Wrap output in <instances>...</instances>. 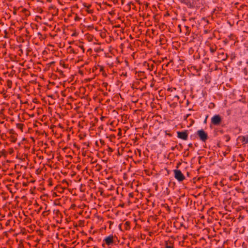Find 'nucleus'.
Masks as SVG:
<instances>
[{
	"instance_id": "obj_1",
	"label": "nucleus",
	"mask_w": 248,
	"mask_h": 248,
	"mask_svg": "<svg viewBox=\"0 0 248 248\" xmlns=\"http://www.w3.org/2000/svg\"><path fill=\"white\" fill-rule=\"evenodd\" d=\"M178 1L182 4H184L189 9H194V8H199L200 5L199 3L198 4L197 3L198 1H199V0H178Z\"/></svg>"
},
{
	"instance_id": "obj_2",
	"label": "nucleus",
	"mask_w": 248,
	"mask_h": 248,
	"mask_svg": "<svg viewBox=\"0 0 248 248\" xmlns=\"http://www.w3.org/2000/svg\"><path fill=\"white\" fill-rule=\"evenodd\" d=\"M222 122V118L219 114L214 115L211 119V124L216 126L220 125Z\"/></svg>"
},
{
	"instance_id": "obj_3",
	"label": "nucleus",
	"mask_w": 248,
	"mask_h": 248,
	"mask_svg": "<svg viewBox=\"0 0 248 248\" xmlns=\"http://www.w3.org/2000/svg\"><path fill=\"white\" fill-rule=\"evenodd\" d=\"M197 135L203 142H205L208 139L207 133L202 129L198 130Z\"/></svg>"
},
{
	"instance_id": "obj_4",
	"label": "nucleus",
	"mask_w": 248,
	"mask_h": 248,
	"mask_svg": "<svg viewBox=\"0 0 248 248\" xmlns=\"http://www.w3.org/2000/svg\"><path fill=\"white\" fill-rule=\"evenodd\" d=\"M174 177L179 182H182L185 179V176L179 170H173Z\"/></svg>"
},
{
	"instance_id": "obj_5",
	"label": "nucleus",
	"mask_w": 248,
	"mask_h": 248,
	"mask_svg": "<svg viewBox=\"0 0 248 248\" xmlns=\"http://www.w3.org/2000/svg\"><path fill=\"white\" fill-rule=\"evenodd\" d=\"M177 137L183 140H187L188 139L187 130L177 132Z\"/></svg>"
},
{
	"instance_id": "obj_6",
	"label": "nucleus",
	"mask_w": 248,
	"mask_h": 248,
	"mask_svg": "<svg viewBox=\"0 0 248 248\" xmlns=\"http://www.w3.org/2000/svg\"><path fill=\"white\" fill-rule=\"evenodd\" d=\"M114 236L112 235H110L105 238L103 241L105 242V244L108 246H110L114 243L113 240Z\"/></svg>"
},
{
	"instance_id": "obj_7",
	"label": "nucleus",
	"mask_w": 248,
	"mask_h": 248,
	"mask_svg": "<svg viewBox=\"0 0 248 248\" xmlns=\"http://www.w3.org/2000/svg\"><path fill=\"white\" fill-rule=\"evenodd\" d=\"M243 144L248 143V135L247 136H240L238 138Z\"/></svg>"
},
{
	"instance_id": "obj_8",
	"label": "nucleus",
	"mask_w": 248,
	"mask_h": 248,
	"mask_svg": "<svg viewBox=\"0 0 248 248\" xmlns=\"http://www.w3.org/2000/svg\"><path fill=\"white\" fill-rule=\"evenodd\" d=\"M218 56L220 57L218 58L221 59L222 61H226L228 57L227 54L225 55L223 52L219 54Z\"/></svg>"
},
{
	"instance_id": "obj_9",
	"label": "nucleus",
	"mask_w": 248,
	"mask_h": 248,
	"mask_svg": "<svg viewBox=\"0 0 248 248\" xmlns=\"http://www.w3.org/2000/svg\"><path fill=\"white\" fill-rule=\"evenodd\" d=\"M165 248H173V244L170 241H166Z\"/></svg>"
},
{
	"instance_id": "obj_10",
	"label": "nucleus",
	"mask_w": 248,
	"mask_h": 248,
	"mask_svg": "<svg viewBox=\"0 0 248 248\" xmlns=\"http://www.w3.org/2000/svg\"><path fill=\"white\" fill-rule=\"evenodd\" d=\"M217 49V46L216 45L211 46L210 47V51L212 53H214Z\"/></svg>"
},
{
	"instance_id": "obj_11",
	"label": "nucleus",
	"mask_w": 248,
	"mask_h": 248,
	"mask_svg": "<svg viewBox=\"0 0 248 248\" xmlns=\"http://www.w3.org/2000/svg\"><path fill=\"white\" fill-rule=\"evenodd\" d=\"M223 138L226 142H228L231 139V137L229 135H224V136L223 137Z\"/></svg>"
},
{
	"instance_id": "obj_12",
	"label": "nucleus",
	"mask_w": 248,
	"mask_h": 248,
	"mask_svg": "<svg viewBox=\"0 0 248 248\" xmlns=\"http://www.w3.org/2000/svg\"><path fill=\"white\" fill-rule=\"evenodd\" d=\"M6 83L7 86H8V88H11L12 86V81L10 79H8L6 81Z\"/></svg>"
},
{
	"instance_id": "obj_13",
	"label": "nucleus",
	"mask_w": 248,
	"mask_h": 248,
	"mask_svg": "<svg viewBox=\"0 0 248 248\" xmlns=\"http://www.w3.org/2000/svg\"><path fill=\"white\" fill-rule=\"evenodd\" d=\"M130 222L129 221H126L124 223L125 228L126 230H128L130 229Z\"/></svg>"
},
{
	"instance_id": "obj_14",
	"label": "nucleus",
	"mask_w": 248,
	"mask_h": 248,
	"mask_svg": "<svg viewBox=\"0 0 248 248\" xmlns=\"http://www.w3.org/2000/svg\"><path fill=\"white\" fill-rule=\"evenodd\" d=\"M55 189L58 192H62L64 190V189L62 187H61V186H56Z\"/></svg>"
},
{
	"instance_id": "obj_15",
	"label": "nucleus",
	"mask_w": 248,
	"mask_h": 248,
	"mask_svg": "<svg viewBox=\"0 0 248 248\" xmlns=\"http://www.w3.org/2000/svg\"><path fill=\"white\" fill-rule=\"evenodd\" d=\"M234 129L237 131L238 134L240 133L242 131V128L238 125L236 126Z\"/></svg>"
},
{
	"instance_id": "obj_16",
	"label": "nucleus",
	"mask_w": 248,
	"mask_h": 248,
	"mask_svg": "<svg viewBox=\"0 0 248 248\" xmlns=\"http://www.w3.org/2000/svg\"><path fill=\"white\" fill-rule=\"evenodd\" d=\"M24 126V124H16V127L18 129H21L22 131L23 127Z\"/></svg>"
},
{
	"instance_id": "obj_17",
	"label": "nucleus",
	"mask_w": 248,
	"mask_h": 248,
	"mask_svg": "<svg viewBox=\"0 0 248 248\" xmlns=\"http://www.w3.org/2000/svg\"><path fill=\"white\" fill-rule=\"evenodd\" d=\"M175 149H178V150L180 151V149H179V148H178V145H176V146H174V147L172 146V147H171V148H170L171 150V151H173L175 150Z\"/></svg>"
},
{
	"instance_id": "obj_18",
	"label": "nucleus",
	"mask_w": 248,
	"mask_h": 248,
	"mask_svg": "<svg viewBox=\"0 0 248 248\" xmlns=\"http://www.w3.org/2000/svg\"><path fill=\"white\" fill-rule=\"evenodd\" d=\"M243 72L245 75H248V70L247 68H245L243 70Z\"/></svg>"
},
{
	"instance_id": "obj_19",
	"label": "nucleus",
	"mask_w": 248,
	"mask_h": 248,
	"mask_svg": "<svg viewBox=\"0 0 248 248\" xmlns=\"http://www.w3.org/2000/svg\"><path fill=\"white\" fill-rule=\"evenodd\" d=\"M11 139H12V140H11L12 142H16V138H15L14 137H13L11 138Z\"/></svg>"
},
{
	"instance_id": "obj_20",
	"label": "nucleus",
	"mask_w": 248,
	"mask_h": 248,
	"mask_svg": "<svg viewBox=\"0 0 248 248\" xmlns=\"http://www.w3.org/2000/svg\"><path fill=\"white\" fill-rule=\"evenodd\" d=\"M93 238L91 237H90L88 239L87 243H89L90 242V241H93Z\"/></svg>"
},
{
	"instance_id": "obj_21",
	"label": "nucleus",
	"mask_w": 248,
	"mask_h": 248,
	"mask_svg": "<svg viewBox=\"0 0 248 248\" xmlns=\"http://www.w3.org/2000/svg\"><path fill=\"white\" fill-rule=\"evenodd\" d=\"M108 152H111V153L113 152V149L109 147H108Z\"/></svg>"
},
{
	"instance_id": "obj_22",
	"label": "nucleus",
	"mask_w": 248,
	"mask_h": 248,
	"mask_svg": "<svg viewBox=\"0 0 248 248\" xmlns=\"http://www.w3.org/2000/svg\"><path fill=\"white\" fill-rule=\"evenodd\" d=\"M108 85V83H107V82H103V86L104 87H107Z\"/></svg>"
},
{
	"instance_id": "obj_23",
	"label": "nucleus",
	"mask_w": 248,
	"mask_h": 248,
	"mask_svg": "<svg viewBox=\"0 0 248 248\" xmlns=\"http://www.w3.org/2000/svg\"><path fill=\"white\" fill-rule=\"evenodd\" d=\"M178 146V148L180 149V150L183 148V146L182 145V144L180 143L179 145H177Z\"/></svg>"
},
{
	"instance_id": "obj_24",
	"label": "nucleus",
	"mask_w": 248,
	"mask_h": 248,
	"mask_svg": "<svg viewBox=\"0 0 248 248\" xmlns=\"http://www.w3.org/2000/svg\"><path fill=\"white\" fill-rule=\"evenodd\" d=\"M188 146L190 148H192L193 147V144L191 143H189Z\"/></svg>"
},
{
	"instance_id": "obj_25",
	"label": "nucleus",
	"mask_w": 248,
	"mask_h": 248,
	"mask_svg": "<svg viewBox=\"0 0 248 248\" xmlns=\"http://www.w3.org/2000/svg\"><path fill=\"white\" fill-rule=\"evenodd\" d=\"M130 4H132L133 5V3L131 2H129L127 4V5L130 6ZM129 9H130V7H129Z\"/></svg>"
},
{
	"instance_id": "obj_26",
	"label": "nucleus",
	"mask_w": 248,
	"mask_h": 248,
	"mask_svg": "<svg viewBox=\"0 0 248 248\" xmlns=\"http://www.w3.org/2000/svg\"><path fill=\"white\" fill-rule=\"evenodd\" d=\"M100 141L102 144H104L105 143L104 141L102 140H100Z\"/></svg>"
},
{
	"instance_id": "obj_27",
	"label": "nucleus",
	"mask_w": 248,
	"mask_h": 248,
	"mask_svg": "<svg viewBox=\"0 0 248 248\" xmlns=\"http://www.w3.org/2000/svg\"><path fill=\"white\" fill-rule=\"evenodd\" d=\"M79 18L78 17V16H76L75 18V20H79Z\"/></svg>"
},
{
	"instance_id": "obj_28",
	"label": "nucleus",
	"mask_w": 248,
	"mask_h": 248,
	"mask_svg": "<svg viewBox=\"0 0 248 248\" xmlns=\"http://www.w3.org/2000/svg\"><path fill=\"white\" fill-rule=\"evenodd\" d=\"M80 47L83 50V51L84 52V48L83 46H80Z\"/></svg>"
},
{
	"instance_id": "obj_29",
	"label": "nucleus",
	"mask_w": 248,
	"mask_h": 248,
	"mask_svg": "<svg viewBox=\"0 0 248 248\" xmlns=\"http://www.w3.org/2000/svg\"><path fill=\"white\" fill-rule=\"evenodd\" d=\"M207 117H208V116H206V117L205 119V120H204V123H206V121H207Z\"/></svg>"
},
{
	"instance_id": "obj_30",
	"label": "nucleus",
	"mask_w": 248,
	"mask_h": 248,
	"mask_svg": "<svg viewBox=\"0 0 248 248\" xmlns=\"http://www.w3.org/2000/svg\"><path fill=\"white\" fill-rule=\"evenodd\" d=\"M174 97L177 98L178 99H179V96H178V95H175V96H174Z\"/></svg>"
},
{
	"instance_id": "obj_31",
	"label": "nucleus",
	"mask_w": 248,
	"mask_h": 248,
	"mask_svg": "<svg viewBox=\"0 0 248 248\" xmlns=\"http://www.w3.org/2000/svg\"><path fill=\"white\" fill-rule=\"evenodd\" d=\"M62 183H67V181H66V180H63V181H62Z\"/></svg>"
},
{
	"instance_id": "obj_32",
	"label": "nucleus",
	"mask_w": 248,
	"mask_h": 248,
	"mask_svg": "<svg viewBox=\"0 0 248 248\" xmlns=\"http://www.w3.org/2000/svg\"><path fill=\"white\" fill-rule=\"evenodd\" d=\"M171 61H170V62H169L167 64H166V66H168V65L170 64V63L171 62Z\"/></svg>"
},
{
	"instance_id": "obj_33",
	"label": "nucleus",
	"mask_w": 248,
	"mask_h": 248,
	"mask_svg": "<svg viewBox=\"0 0 248 248\" xmlns=\"http://www.w3.org/2000/svg\"><path fill=\"white\" fill-rule=\"evenodd\" d=\"M189 104V102L188 101V100H187V102H186V105H188Z\"/></svg>"
},
{
	"instance_id": "obj_34",
	"label": "nucleus",
	"mask_w": 248,
	"mask_h": 248,
	"mask_svg": "<svg viewBox=\"0 0 248 248\" xmlns=\"http://www.w3.org/2000/svg\"><path fill=\"white\" fill-rule=\"evenodd\" d=\"M105 244H103L102 245V247H105Z\"/></svg>"
},
{
	"instance_id": "obj_35",
	"label": "nucleus",
	"mask_w": 248,
	"mask_h": 248,
	"mask_svg": "<svg viewBox=\"0 0 248 248\" xmlns=\"http://www.w3.org/2000/svg\"><path fill=\"white\" fill-rule=\"evenodd\" d=\"M129 195H130V196H131V197H132V196H133V195H132V193H130V194H129Z\"/></svg>"
},
{
	"instance_id": "obj_36",
	"label": "nucleus",
	"mask_w": 248,
	"mask_h": 248,
	"mask_svg": "<svg viewBox=\"0 0 248 248\" xmlns=\"http://www.w3.org/2000/svg\"><path fill=\"white\" fill-rule=\"evenodd\" d=\"M129 195H130V196H131V197H132V196H133V195H132V193H130V194H129Z\"/></svg>"
},
{
	"instance_id": "obj_37",
	"label": "nucleus",
	"mask_w": 248,
	"mask_h": 248,
	"mask_svg": "<svg viewBox=\"0 0 248 248\" xmlns=\"http://www.w3.org/2000/svg\"><path fill=\"white\" fill-rule=\"evenodd\" d=\"M186 29H188V27L187 26H186Z\"/></svg>"
},
{
	"instance_id": "obj_38",
	"label": "nucleus",
	"mask_w": 248,
	"mask_h": 248,
	"mask_svg": "<svg viewBox=\"0 0 248 248\" xmlns=\"http://www.w3.org/2000/svg\"><path fill=\"white\" fill-rule=\"evenodd\" d=\"M122 3H124V0H122Z\"/></svg>"
},
{
	"instance_id": "obj_39",
	"label": "nucleus",
	"mask_w": 248,
	"mask_h": 248,
	"mask_svg": "<svg viewBox=\"0 0 248 248\" xmlns=\"http://www.w3.org/2000/svg\"><path fill=\"white\" fill-rule=\"evenodd\" d=\"M54 63V62H51V63H52V64H53Z\"/></svg>"
},
{
	"instance_id": "obj_40",
	"label": "nucleus",
	"mask_w": 248,
	"mask_h": 248,
	"mask_svg": "<svg viewBox=\"0 0 248 248\" xmlns=\"http://www.w3.org/2000/svg\"><path fill=\"white\" fill-rule=\"evenodd\" d=\"M188 151V149H186V150L185 152H186V151Z\"/></svg>"
},
{
	"instance_id": "obj_41",
	"label": "nucleus",
	"mask_w": 248,
	"mask_h": 248,
	"mask_svg": "<svg viewBox=\"0 0 248 248\" xmlns=\"http://www.w3.org/2000/svg\"><path fill=\"white\" fill-rule=\"evenodd\" d=\"M188 154H186V156H188Z\"/></svg>"
},
{
	"instance_id": "obj_42",
	"label": "nucleus",
	"mask_w": 248,
	"mask_h": 248,
	"mask_svg": "<svg viewBox=\"0 0 248 248\" xmlns=\"http://www.w3.org/2000/svg\"><path fill=\"white\" fill-rule=\"evenodd\" d=\"M188 154H186V156H188Z\"/></svg>"
},
{
	"instance_id": "obj_43",
	"label": "nucleus",
	"mask_w": 248,
	"mask_h": 248,
	"mask_svg": "<svg viewBox=\"0 0 248 248\" xmlns=\"http://www.w3.org/2000/svg\"><path fill=\"white\" fill-rule=\"evenodd\" d=\"M43 214H44V215H45V212H43Z\"/></svg>"
},
{
	"instance_id": "obj_44",
	"label": "nucleus",
	"mask_w": 248,
	"mask_h": 248,
	"mask_svg": "<svg viewBox=\"0 0 248 248\" xmlns=\"http://www.w3.org/2000/svg\"><path fill=\"white\" fill-rule=\"evenodd\" d=\"M43 214H44V215H45V212H43Z\"/></svg>"
}]
</instances>
